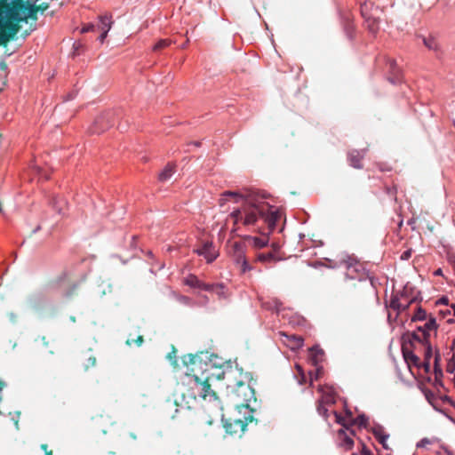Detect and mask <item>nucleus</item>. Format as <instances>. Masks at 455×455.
Returning a JSON list of instances; mask_svg holds the SVG:
<instances>
[{"label":"nucleus","mask_w":455,"mask_h":455,"mask_svg":"<svg viewBox=\"0 0 455 455\" xmlns=\"http://www.w3.org/2000/svg\"><path fill=\"white\" fill-rule=\"evenodd\" d=\"M247 245L246 242H233L230 243L228 253L234 261L240 266L242 273L251 269L245 256Z\"/></svg>","instance_id":"obj_6"},{"label":"nucleus","mask_w":455,"mask_h":455,"mask_svg":"<svg viewBox=\"0 0 455 455\" xmlns=\"http://www.w3.org/2000/svg\"><path fill=\"white\" fill-rule=\"evenodd\" d=\"M144 342V338L142 335H139L137 339H128L126 340V345L132 346L133 343L136 344L138 347H140Z\"/></svg>","instance_id":"obj_33"},{"label":"nucleus","mask_w":455,"mask_h":455,"mask_svg":"<svg viewBox=\"0 0 455 455\" xmlns=\"http://www.w3.org/2000/svg\"><path fill=\"white\" fill-rule=\"evenodd\" d=\"M112 21L111 19L108 16L100 17V21L96 24V31L100 32H108L111 28Z\"/></svg>","instance_id":"obj_19"},{"label":"nucleus","mask_w":455,"mask_h":455,"mask_svg":"<svg viewBox=\"0 0 455 455\" xmlns=\"http://www.w3.org/2000/svg\"><path fill=\"white\" fill-rule=\"evenodd\" d=\"M113 125L112 114L110 112L100 115L90 128L92 133H100Z\"/></svg>","instance_id":"obj_9"},{"label":"nucleus","mask_w":455,"mask_h":455,"mask_svg":"<svg viewBox=\"0 0 455 455\" xmlns=\"http://www.w3.org/2000/svg\"><path fill=\"white\" fill-rule=\"evenodd\" d=\"M451 308H452V310H453V315H454V316H455V304H452V305H451Z\"/></svg>","instance_id":"obj_48"},{"label":"nucleus","mask_w":455,"mask_h":455,"mask_svg":"<svg viewBox=\"0 0 455 455\" xmlns=\"http://www.w3.org/2000/svg\"><path fill=\"white\" fill-rule=\"evenodd\" d=\"M424 348V361L430 362L432 358V347L430 342L422 347Z\"/></svg>","instance_id":"obj_30"},{"label":"nucleus","mask_w":455,"mask_h":455,"mask_svg":"<svg viewBox=\"0 0 455 455\" xmlns=\"http://www.w3.org/2000/svg\"><path fill=\"white\" fill-rule=\"evenodd\" d=\"M323 373V368L317 367L315 371V372L310 371V384L312 385L314 379H318Z\"/></svg>","instance_id":"obj_32"},{"label":"nucleus","mask_w":455,"mask_h":455,"mask_svg":"<svg viewBox=\"0 0 455 455\" xmlns=\"http://www.w3.org/2000/svg\"><path fill=\"white\" fill-rule=\"evenodd\" d=\"M253 417L251 415L242 419H228L224 421V428L226 432L231 435H237L239 436L244 432L248 422H251Z\"/></svg>","instance_id":"obj_8"},{"label":"nucleus","mask_w":455,"mask_h":455,"mask_svg":"<svg viewBox=\"0 0 455 455\" xmlns=\"http://www.w3.org/2000/svg\"><path fill=\"white\" fill-rule=\"evenodd\" d=\"M71 320H72L73 322H75V321H76V318H75L74 316H72V317H71Z\"/></svg>","instance_id":"obj_52"},{"label":"nucleus","mask_w":455,"mask_h":455,"mask_svg":"<svg viewBox=\"0 0 455 455\" xmlns=\"http://www.w3.org/2000/svg\"><path fill=\"white\" fill-rule=\"evenodd\" d=\"M365 150L359 151L357 149H352L347 152V161L349 164L355 169H362V161L364 156Z\"/></svg>","instance_id":"obj_11"},{"label":"nucleus","mask_w":455,"mask_h":455,"mask_svg":"<svg viewBox=\"0 0 455 455\" xmlns=\"http://www.w3.org/2000/svg\"><path fill=\"white\" fill-rule=\"evenodd\" d=\"M372 434L374 437L379 441V443L382 444L384 449H389V446L387 443V441L389 438V435L386 432L383 427L377 426L373 427Z\"/></svg>","instance_id":"obj_14"},{"label":"nucleus","mask_w":455,"mask_h":455,"mask_svg":"<svg viewBox=\"0 0 455 455\" xmlns=\"http://www.w3.org/2000/svg\"><path fill=\"white\" fill-rule=\"evenodd\" d=\"M362 455H373L364 444L362 445Z\"/></svg>","instance_id":"obj_41"},{"label":"nucleus","mask_w":455,"mask_h":455,"mask_svg":"<svg viewBox=\"0 0 455 455\" xmlns=\"http://www.w3.org/2000/svg\"><path fill=\"white\" fill-rule=\"evenodd\" d=\"M175 165L172 164H168L165 168L159 173L158 179L161 181H166L169 180L172 174L174 173Z\"/></svg>","instance_id":"obj_21"},{"label":"nucleus","mask_w":455,"mask_h":455,"mask_svg":"<svg viewBox=\"0 0 455 455\" xmlns=\"http://www.w3.org/2000/svg\"><path fill=\"white\" fill-rule=\"evenodd\" d=\"M91 31L92 32L96 31V26L92 23L84 25L81 29V33H87V32H91Z\"/></svg>","instance_id":"obj_36"},{"label":"nucleus","mask_w":455,"mask_h":455,"mask_svg":"<svg viewBox=\"0 0 455 455\" xmlns=\"http://www.w3.org/2000/svg\"><path fill=\"white\" fill-rule=\"evenodd\" d=\"M454 378H455V374H454Z\"/></svg>","instance_id":"obj_55"},{"label":"nucleus","mask_w":455,"mask_h":455,"mask_svg":"<svg viewBox=\"0 0 455 455\" xmlns=\"http://www.w3.org/2000/svg\"><path fill=\"white\" fill-rule=\"evenodd\" d=\"M257 260H259L260 262H271V261H275V258L272 252L259 253L257 255Z\"/></svg>","instance_id":"obj_26"},{"label":"nucleus","mask_w":455,"mask_h":455,"mask_svg":"<svg viewBox=\"0 0 455 455\" xmlns=\"http://www.w3.org/2000/svg\"><path fill=\"white\" fill-rule=\"evenodd\" d=\"M194 145L196 146V147H199L200 146V142H195Z\"/></svg>","instance_id":"obj_49"},{"label":"nucleus","mask_w":455,"mask_h":455,"mask_svg":"<svg viewBox=\"0 0 455 455\" xmlns=\"http://www.w3.org/2000/svg\"><path fill=\"white\" fill-rule=\"evenodd\" d=\"M398 80H399L398 76L395 77V79H390L391 83H395V81H398Z\"/></svg>","instance_id":"obj_46"},{"label":"nucleus","mask_w":455,"mask_h":455,"mask_svg":"<svg viewBox=\"0 0 455 455\" xmlns=\"http://www.w3.org/2000/svg\"><path fill=\"white\" fill-rule=\"evenodd\" d=\"M439 301H440L441 303H443V304H447V303H448V299H447V298H445V297H443V298H442Z\"/></svg>","instance_id":"obj_43"},{"label":"nucleus","mask_w":455,"mask_h":455,"mask_svg":"<svg viewBox=\"0 0 455 455\" xmlns=\"http://www.w3.org/2000/svg\"><path fill=\"white\" fill-rule=\"evenodd\" d=\"M316 409L320 415H322L325 419H328V409L324 404L322 405V403H317Z\"/></svg>","instance_id":"obj_35"},{"label":"nucleus","mask_w":455,"mask_h":455,"mask_svg":"<svg viewBox=\"0 0 455 455\" xmlns=\"http://www.w3.org/2000/svg\"><path fill=\"white\" fill-rule=\"evenodd\" d=\"M323 355H324L323 350L317 347H314L310 348L309 359H310L312 364L316 366L320 362H322Z\"/></svg>","instance_id":"obj_17"},{"label":"nucleus","mask_w":455,"mask_h":455,"mask_svg":"<svg viewBox=\"0 0 455 455\" xmlns=\"http://www.w3.org/2000/svg\"><path fill=\"white\" fill-rule=\"evenodd\" d=\"M381 10L371 1H365L361 5V13L364 19L366 28L375 35L379 29V13Z\"/></svg>","instance_id":"obj_5"},{"label":"nucleus","mask_w":455,"mask_h":455,"mask_svg":"<svg viewBox=\"0 0 455 455\" xmlns=\"http://www.w3.org/2000/svg\"><path fill=\"white\" fill-rule=\"evenodd\" d=\"M297 368H298L299 371H301L300 366H299V365H298V366H297Z\"/></svg>","instance_id":"obj_53"},{"label":"nucleus","mask_w":455,"mask_h":455,"mask_svg":"<svg viewBox=\"0 0 455 455\" xmlns=\"http://www.w3.org/2000/svg\"><path fill=\"white\" fill-rule=\"evenodd\" d=\"M428 319H429V317L427 318V314L426 310L420 307H418L414 315L411 317L412 322L423 321V320H427V322Z\"/></svg>","instance_id":"obj_23"},{"label":"nucleus","mask_w":455,"mask_h":455,"mask_svg":"<svg viewBox=\"0 0 455 455\" xmlns=\"http://www.w3.org/2000/svg\"><path fill=\"white\" fill-rule=\"evenodd\" d=\"M208 352L188 354L183 355L182 363L188 367L187 374L190 376L199 391V395L206 400L218 401L217 392L212 389L213 379H227V387L237 398L239 404L249 407V403L256 401L254 388L249 385L252 379L250 372H243L242 369L229 367L227 370L217 368L212 362Z\"/></svg>","instance_id":"obj_1"},{"label":"nucleus","mask_w":455,"mask_h":455,"mask_svg":"<svg viewBox=\"0 0 455 455\" xmlns=\"http://www.w3.org/2000/svg\"><path fill=\"white\" fill-rule=\"evenodd\" d=\"M411 302H412V300L406 304H403L400 301L399 298L395 296L391 299L389 307L391 309L397 312V314H396V315H397L399 314V312L406 311L409 308Z\"/></svg>","instance_id":"obj_16"},{"label":"nucleus","mask_w":455,"mask_h":455,"mask_svg":"<svg viewBox=\"0 0 455 455\" xmlns=\"http://www.w3.org/2000/svg\"><path fill=\"white\" fill-rule=\"evenodd\" d=\"M335 403V398L331 393H324L323 394L321 399L317 403H322L324 405L333 404Z\"/></svg>","instance_id":"obj_25"},{"label":"nucleus","mask_w":455,"mask_h":455,"mask_svg":"<svg viewBox=\"0 0 455 455\" xmlns=\"http://www.w3.org/2000/svg\"><path fill=\"white\" fill-rule=\"evenodd\" d=\"M14 424L17 429H19V419L14 420Z\"/></svg>","instance_id":"obj_44"},{"label":"nucleus","mask_w":455,"mask_h":455,"mask_svg":"<svg viewBox=\"0 0 455 455\" xmlns=\"http://www.w3.org/2000/svg\"><path fill=\"white\" fill-rule=\"evenodd\" d=\"M318 390H319L320 392H322V391H323V387H320L318 388Z\"/></svg>","instance_id":"obj_54"},{"label":"nucleus","mask_w":455,"mask_h":455,"mask_svg":"<svg viewBox=\"0 0 455 455\" xmlns=\"http://www.w3.org/2000/svg\"><path fill=\"white\" fill-rule=\"evenodd\" d=\"M41 449L44 451V455H53L52 450H48V445L46 443L41 444Z\"/></svg>","instance_id":"obj_38"},{"label":"nucleus","mask_w":455,"mask_h":455,"mask_svg":"<svg viewBox=\"0 0 455 455\" xmlns=\"http://www.w3.org/2000/svg\"><path fill=\"white\" fill-rule=\"evenodd\" d=\"M439 361H440V355L438 353H436L435 356V374L436 379L443 376V371L439 365Z\"/></svg>","instance_id":"obj_29"},{"label":"nucleus","mask_w":455,"mask_h":455,"mask_svg":"<svg viewBox=\"0 0 455 455\" xmlns=\"http://www.w3.org/2000/svg\"><path fill=\"white\" fill-rule=\"evenodd\" d=\"M196 252L204 256L208 263L212 262L218 255L212 243H205L201 248L196 250Z\"/></svg>","instance_id":"obj_12"},{"label":"nucleus","mask_w":455,"mask_h":455,"mask_svg":"<svg viewBox=\"0 0 455 455\" xmlns=\"http://www.w3.org/2000/svg\"><path fill=\"white\" fill-rule=\"evenodd\" d=\"M107 35H108V32H101L100 36H99V40L100 41V43H103L105 38L107 37Z\"/></svg>","instance_id":"obj_42"},{"label":"nucleus","mask_w":455,"mask_h":455,"mask_svg":"<svg viewBox=\"0 0 455 455\" xmlns=\"http://www.w3.org/2000/svg\"><path fill=\"white\" fill-rule=\"evenodd\" d=\"M270 208V205L264 202L255 193H248L240 208L233 211L229 214V218L234 220V226L242 223L243 226H255L261 215L265 214Z\"/></svg>","instance_id":"obj_3"},{"label":"nucleus","mask_w":455,"mask_h":455,"mask_svg":"<svg viewBox=\"0 0 455 455\" xmlns=\"http://www.w3.org/2000/svg\"><path fill=\"white\" fill-rule=\"evenodd\" d=\"M387 318H388V320H391V314L390 313L388 314Z\"/></svg>","instance_id":"obj_50"},{"label":"nucleus","mask_w":455,"mask_h":455,"mask_svg":"<svg viewBox=\"0 0 455 455\" xmlns=\"http://www.w3.org/2000/svg\"><path fill=\"white\" fill-rule=\"evenodd\" d=\"M353 444H354L353 439L351 437H349V436H345V438L343 440V443H342V445L346 449H351Z\"/></svg>","instance_id":"obj_37"},{"label":"nucleus","mask_w":455,"mask_h":455,"mask_svg":"<svg viewBox=\"0 0 455 455\" xmlns=\"http://www.w3.org/2000/svg\"><path fill=\"white\" fill-rule=\"evenodd\" d=\"M245 196H246V195H242L238 192L225 191L221 195V198L220 199V205L222 206L225 204V202L228 200V197H233L235 199V202H238L239 199L244 200Z\"/></svg>","instance_id":"obj_20"},{"label":"nucleus","mask_w":455,"mask_h":455,"mask_svg":"<svg viewBox=\"0 0 455 455\" xmlns=\"http://www.w3.org/2000/svg\"><path fill=\"white\" fill-rule=\"evenodd\" d=\"M446 371L449 373L455 372V352H453L451 356L448 359Z\"/></svg>","instance_id":"obj_28"},{"label":"nucleus","mask_w":455,"mask_h":455,"mask_svg":"<svg viewBox=\"0 0 455 455\" xmlns=\"http://www.w3.org/2000/svg\"><path fill=\"white\" fill-rule=\"evenodd\" d=\"M183 283L191 288H197L204 291H210L212 288H213L212 285L203 283L197 278V276L194 275H188L186 278H184Z\"/></svg>","instance_id":"obj_13"},{"label":"nucleus","mask_w":455,"mask_h":455,"mask_svg":"<svg viewBox=\"0 0 455 455\" xmlns=\"http://www.w3.org/2000/svg\"><path fill=\"white\" fill-rule=\"evenodd\" d=\"M271 208L272 207L270 206L269 210L265 214L261 215V220L267 224L270 230H273L280 218V215L277 212L271 211Z\"/></svg>","instance_id":"obj_15"},{"label":"nucleus","mask_w":455,"mask_h":455,"mask_svg":"<svg viewBox=\"0 0 455 455\" xmlns=\"http://www.w3.org/2000/svg\"><path fill=\"white\" fill-rule=\"evenodd\" d=\"M52 286L61 290L63 296L68 299L77 294L78 283L72 281L68 273L60 274L52 281Z\"/></svg>","instance_id":"obj_7"},{"label":"nucleus","mask_w":455,"mask_h":455,"mask_svg":"<svg viewBox=\"0 0 455 455\" xmlns=\"http://www.w3.org/2000/svg\"><path fill=\"white\" fill-rule=\"evenodd\" d=\"M171 44H172V41L170 39H161L155 44V46L153 47V51L159 52L162 49L166 48Z\"/></svg>","instance_id":"obj_27"},{"label":"nucleus","mask_w":455,"mask_h":455,"mask_svg":"<svg viewBox=\"0 0 455 455\" xmlns=\"http://www.w3.org/2000/svg\"><path fill=\"white\" fill-rule=\"evenodd\" d=\"M413 350V348L409 347L406 344H403L402 347L403 355L408 366L411 368V365H414L415 367L420 368V359L414 354Z\"/></svg>","instance_id":"obj_10"},{"label":"nucleus","mask_w":455,"mask_h":455,"mask_svg":"<svg viewBox=\"0 0 455 455\" xmlns=\"http://www.w3.org/2000/svg\"><path fill=\"white\" fill-rule=\"evenodd\" d=\"M39 0H0V46L7 44L16 38L21 30V23L28 27L20 32L25 39L36 29L37 13L45 12L50 3L45 1L36 4Z\"/></svg>","instance_id":"obj_2"},{"label":"nucleus","mask_w":455,"mask_h":455,"mask_svg":"<svg viewBox=\"0 0 455 455\" xmlns=\"http://www.w3.org/2000/svg\"><path fill=\"white\" fill-rule=\"evenodd\" d=\"M421 367L424 368L426 372H429V371H430V362L423 361V363H421V365H420V368Z\"/></svg>","instance_id":"obj_39"},{"label":"nucleus","mask_w":455,"mask_h":455,"mask_svg":"<svg viewBox=\"0 0 455 455\" xmlns=\"http://www.w3.org/2000/svg\"><path fill=\"white\" fill-rule=\"evenodd\" d=\"M16 414H17V416H18V418H19V417H20V411H17V412H16Z\"/></svg>","instance_id":"obj_51"},{"label":"nucleus","mask_w":455,"mask_h":455,"mask_svg":"<svg viewBox=\"0 0 455 455\" xmlns=\"http://www.w3.org/2000/svg\"><path fill=\"white\" fill-rule=\"evenodd\" d=\"M441 272H442V270H441V269H437V270L435 272V274L436 275H441Z\"/></svg>","instance_id":"obj_45"},{"label":"nucleus","mask_w":455,"mask_h":455,"mask_svg":"<svg viewBox=\"0 0 455 455\" xmlns=\"http://www.w3.org/2000/svg\"><path fill=\"white\" fill-rule=\"evenodd\" d=\"M244 240H245V242H248L249 243H251L256 248H263L267 243V238L245 236Z\"/></svg>","instance_id":"obj_22"},{"label":"nucleus","mask_w":455,"mask_h":455,"mask_svg":"<svg viewBox=\"0 0 455 455\" xmlns=\"http://www.w3.org/2000/svg\"><path fill=\"white\" fill-rule=\"evenodd\" d=\"M423 44L427 49L431 51H436L438 49V44L436 40L432 36L423 37Z\"/></svg>","instance_id":"obj_24"},{"label":"nucleus","mask_w":455,"mask_h":455,"mask_svg":"<svg viewBox=\"0 0 455 455\" xmlns=\"http://www.w3.org/2000/svg\"><path fill=\"white\" fill-rule=\"evenodd\" d=\"M87 363L84 364V367L85 370H88L91 367L95 366L96 364V357L92 355H89L87 357Z\"/></svg>","instance_id":"obj_34"},{"label":"nucleus","mask_w":455,"mask_h":455,"mask_svg":"<svg viewBox=\"0 0 455 455\" xmlns=\"http://www.w3.org/2000/svg\"><path fill=\"white\" fill-rule=\"evenodd\" d=\"M213 286V288H212L209 291H214L216 292L219 297H223L224 294H225V291H224V285L223 284H220V283H218V284H212Z\"/></svg>","instance_id":"obj_31"},{"label":"nucleus","mask_w":455,"mask_h":455,"mask_svg":"<svg viewBox=\"0 0 455 455\" xmlns=\"http://www.w3.org/2000/svg\"><path fill=\"white\" fill-rule=\"evenodd\" d=\"M437 330V323L435 318L429 316L427 322L424 325L417 327V330L411 332H407L405 336L409 340V347L418 349L420 347L429 343L430 332Z\"/></svg>","instance_id":"obj_4"},{"label":"nucleus","mask_w":455,"mask_h":455,"mask_svg":"<svg viewBox=\"0 0 455 455\" xmlns=\"http://www.w3.org/2000/svg\"><path fill=\"white\" fill-rule=\"evenodd\" d=\"M411 256V250H407L405 251H403L401 255V259H408Z\"/></svg>","instance_id":"obj_40"},{"label":"nucleus","mask_w":455,"mask_h":455,"mask_svg":"<svg viewBox=\"0 0 455 455\" xmlns=\"http://www.w3.org/2000/svg\"><path fill=\"white\" fill-rule=\"evenodd\" d=\"M130 436H131L132 439H136V438H137V436H136L133 433H131V434H130Z\"/></svg>","instance_id":"obj_47"},{"label":"nucleus","mask_w":455,"mask_h":455,"mask_svg":"<svg viewBox=\"0 0 455 455\" xmlns=\"http://www.w3.org/2000/svg\"><path fill=\"white\" fill-rule=\"evenodd\" d=\"M284 337L287 339V340H284L283 342H285L291 349H298L303 346V339L299 336L284 335Z\"/></svg>","instance_id":"obj_18"}]
</instances>
